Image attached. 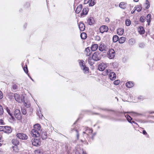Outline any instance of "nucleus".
Returning <instances> with one entry per match:
<instances>
[{
  "label": "nucleus",
  "mask_w": 154,
  "mask_h": 154,
  "mask_svg": "<svg viewBox=\"0 0 154 154\" xmlns=\"http://www.w3.org/2000/svg\"><path fill=\"white\" fill-rule=\"evenodd\" d=\"M101 59V55L98 51L95 52L92 55V57H89L88 60L86 61H88L89 64L92 66L94 64L93 61H97Z\"/></svg>",
  "instance_id": "nucleus-1"
},
{
  "label": "nucleus",
  "mask_w": 154,
  "mask_h": 154,
  "mask_svg": "<svg viewBox=\"0 0 154 154\" xmlns=\"http://www.w3.org/2000/svg\"><path fill=\"white\" fill-rule=\"evenodd\" d=\"M116 55V53L115 51L112 49H110L109 50L107 53V57L110 59L114 58Z\"/></svg>",
  "instance_id": "nucleus-2"
},
{
  "label": "nucleus",
  "mask_w": 154,
  "mask_h": 154,
  "mask_svg": "<svg viewBox=\"0 0 154 154\" xmlns=\"http://www.w3.org/2000/svg\"><path fill=\"white\" fill-rule=\"evenodd\" d=\"M32 144L35 146H39L41 144V142L40 139L34 138L32 140Z\"/></svg>",
  "instance_id": "nucleus-3"
},
{
  "label": "nucleus",
  "mask_w": 154,
  "mask_h": 154,
  "mask_svg": "<svg viewBox=\"0 0 154 154\" xmlns=\"http://www.w3.org/2000/svg\"><path fill=\"white\" fill-rule=\"evenodd\" d=\"M14 115L15 118L18 120H20L21 119L22 116L20 110L16 109L14 112Z\"/></svg>",
  "instance_id": "nucleus-4"
},
{
  "label": "nucleus",
  "mask_w": 154,
  "mask_h": 154,
  "mask_svg": "<svg viewBox=\"0 0 154 154\" xmlns=\"http://www.w3.org/2000/svg\"><path fill=\"white\" fill-rule=\"evenodd\" d=\"M16 136L20 139L23 140H26L28 138L27 136L23 133H18L17 134Z\"/></svg>",
  "instance_id": "nucleus-5"
},
{
  "label": "nucleus",
  "mask_w": 154,
  "mask_h": 154,
  "mask_svg": "<svg viewBox=\"0 0 154 154\" xmlns=\"http://www.w3.org/2000/svg\"><path fill=\"white\" fill-rule=\"evenodd\" d=\"M41 131H37L35 129H33L31 131L32 136L34 137H37L40 136Z\"/></svg>",
  "instance_id": "nucleus-6"
},
{
  "label": "nucleus",
  "mask_w": 154,
  "mask_h": 154,
  "mask_svg": "<svg viewBox=\"0 0 154 154\" xmlns=\"http://www.w3.org/2000/svg\"><path fill=\"white\" fill-rule=\"evenodd\" d=\"M100 32L101 33H103L104 32H107L109 29L108 27L106 26H102L100 28Z\"/></svg>",
  "instance_id": "nucleus-7"
},
{
  "label": "nucleus",
  "mask_w": 154,
  "mask_h": 154,
  "mask_svg": "<svg viewBox=\"0 0 154 154\" xmlns=\"http://www.w3.org/2000/svg\"><path fill=\"white\" fill-rule=\"evenodd\" d=\"M14 97L15 100L19 103L21 101H23V100L22 98L21 99L20 95L17 93H15L14 94Z\"/></svg>",
  "instance_id": "nucleus-8"
},
{
  "label": "nucleus",
  "mask_w": 154,
  "mask_h": 154,
  "mask_svg": "<svg viewBox=\"0 0 154 154\" xmlns=\"http://www.w3.org/2000/svg\"><path fill=\"white\" fill-rule=\"evenodd\" d=\"M106 64L104 63H101L100 64L98 67V69L99 70L103 71L106 67Z\"/></svg>",
  "instance_id": "nucleus-9"
},
{
  "label": "nucleus",
  "mask_w": 154,
  "mask_h": 154,
  "mask_svg": "<svg viewBox=\"0 0 154 154\" xmlns=\"http://www.w3.org/2000/svg\"><path fill=\"white\" fill-rule=\"evenodd\" d=\"M107 49L106 46L104 44H101L99 47V50L101 51H106Z\"/></svg>",
  "instance_id": "nucleus-10"
},
{
  "label": "nucleus",
  "mask_w": 154,
  "mask_h": 154,
  "mask_svg": "<svg viewBox=\"0 0 154 154\" xmlns=\"http://www.w3.org/2000/svg\"><path fill=\"white\" fill-rule=\"evenodd\" d=\"M109 77L110 80H115L116 77V74L113 72H111L109 74Z\"/></svg>",
  "instance_id": "nucleus-11"
},
{
  "label": "nucleus",
  "mask_w": 154,
  "mask_h": 154,
  "mask_svg": "<svg viewBox=\"0 0 154 154\" xmlns=\"http://www.w3.org/2000/svg\"><path fill=\"white\" fill-rule=\"evenodd\" d=\"M88 8L85 7H84L82 13L81 14V16L82 17L84 15H86L88 14Z\"/></svg>",
  "instance_id": "nucleus-12"
},
{
  "label": "nucleus",
  "mask_w": 154,
  "mask_h": 154,
  "mask_svg": "<svg viewBox=\"0 0 154 154\" xmlns=\"http://www.w3.org/2000/svg\"><path fill=\"white\" fill-rule=\"evenodd\" d=\"M12 130L11 127L5 126L4 132L5 133H9L11 132Z\"/></svg>",
  "instance_id": "nucleus-13"
},
{
  "label": "nucleus",
  "mask_w": 154,
  "mask_h": 154,
  "mask_svg": "<svg viewBox=\"0 0 154 154\" xmlns=\"http://www.w3.org/2000/svg\"><path fill=\"white\" fill-rule=\"evenodd\" d=\"M138 31L140 34L141 35L144 33L145 30L143 26H140L138 29Z\"/></svg>",
  "instance_id": "nucleus-14"
},
{
  "label": "nucleus",
  "mask_w": 154,
  "mask_h": 154,
  "mask_svg": "<svg viewBox=\"0 0 154 154\" xmlns=\"http://www.w3.org/2000/svg\"><path fill=\"white\" fill-rule=\"evenodd\" d=\"M79 29L81 31H83L85 30V26L83 23L80 22L79 24Z\"/></svg>",
  "instance_id": "nucleus-15"
},
{
  "label": "nucleus",
  "mask_w": 154,
  "mask_h": 154,
  "mask_svg": "<svg viewBox=\"0 0 154 154\" xmlns=\"http://www.w3.org/2000/svg\"><path fill=\"white\" fill-rule=\"evenodd\" d=\"M134 83L132 82L129 81L126 83V87L129 88H131L134 86Z\"/></svg>",
  "instance_id": "nucleus-16"
},
{
  "label": "nucleus",
  "mask_w": 154,
  "mask_h": 154,
  "mask_svg": "<svg viewBox=\"0 0 154 154\" xmlns=\"http://www.w3.org/2000/svg\"><path fill=\"white\" fill-rule=\"evenodd\" d=\"M85 53L87 56H89L90 55L91 52L89 47H88L85 49Z\"/></svg>",
  "instance_id": "nucleus-17"
},
{
  "label": "nucleus",
  "mask_w": 154,
  "mask_h": 154,
  "mask_svg": "<svg viewBox=\"0 0 154 154\" xmlns=\"http://www.w3.org/2000/svg\"><path fill=\"white\" fill-rule=\"evenodd\" d=\"M82 4H80L79 5L75 10V12L76 14H79L80 11L82 10Z\"/></svg>",
  "instance_id": "nucleus-18"
},
{
  "label": "nucleus",
  "mask_w": 154,
  "mask_h": 154,
  "mask_svg": "<svg viewBox=\"0 0 154 154\" xmlns=\"http://www.w3.org/2000/svg\"><path fill=\"white\" fill-rule=\"evenodd\" d=\"M5 109L8 114L11 117V118H10V119L14 120V118L13 116L12 113L11 112L10 110L8 109V107H6Z\"/></svg>",
  "instance_id": "nucleus-19"
},
{
  "label": "nucleus",
  "mask_w": 154,
  "mask_h": 154,
  "mask_svg": "<svg viewBox=\"0 0 154 154\" xmlns=\"http://www.w3.org/2000/svg\"><path fill=\"white\" fill-rule=\"evenodd\" d=\"M119 7L125 9L127 7V4L124 2H121L119 5Z\"/></svg>",
  "instance_id": "nucleus-20"
},
{
  "label": "nucleus",
  "mask_w": 154,
  "mask_h": 154,
  "mask_svg": "<svg viewBox=\"0 0 154 154\" xmlns=\"http://www.w3.org/2000/svg\"><path fill=\"white\" fill-rule=\"evenodd\" d=\"M98 47V45L97 44H94L92 45L91 49L92 51H95L97 50Z\"/></svg>",
  "instance_id": "nucleus-21"
},
{
  "label": "nucleus",
  "mask_w": 154,
  "mask_h": 154,
  "mask_svg": "<svg viewBox=\"0 0 154 154\" xmlns=\"http://www.w3.org/2000/svg\"><path fill=\"white\" fill-rule=\"evenodd\" d=\"M94 21L93 18L92 17H90L88 20L87 22L89 25H92L94 23Z\"/></svg>",
  "instance_id": "nucleus-22"
},
{
  "label": "nucleus",
  "mask_w": 154,
  "mask_h": 154,
  "mask_svg": "<svg viewBox=\"0 0 154 154\" xmlns=\"http://www.w3.org/2000/svg\"><path fill=\"white\" fill-rule=\"evenodd\" d=\"M41 127L39 124H37L34 125V129H35L36 130L41 131L40 130Z\"/></svg>",
  "instance_id": "nucleus-23"
},
{
  "label": "nucleus",
  "mask_w": 154,
  "mask_h": 154,
  "mask_svg": "<svg viewBox=\"0 0 154 154\" xmlns=\"http://www.w3.org/2000/svg\"><path fill=\"white\" fill-rule=\"evenodd\" d=\"M18 88L17 85L14 84L12 85V91L14 92L16 91V90Z\"/></svg>",
  "instance_id": "nucleus-24"
},
{
  "label": "nucleus",
  "mask_w": 154,
  "mask_h": 154,
  "mask_svg": "<svg viewBox=\"0 0 154 154\" xmlns=\"http://www.w3.org/2000/svg\"><path fill=\"white\" fill-rule=\"evenodd\" d=\"M12 143L13 144L15 145V146H17L19 145V141L17 139H14L12 140Z\"/></svg>",
  "instance_id": "nucleus-25"
},
{
  "label": "nucleus",
  "mask_w": 154,
  "mask_h": 154,
  "mask_svg": "<svg viewBox=\"0 0 154 154\" xmlns=\"http://www.w3.org/2000/svg\"><path fill=\"white\" fill-rule=\"evenodd\" d=\"M81 69L83 70L84 73H88L89 72V68L88 67H86V66L83 67Z\"/></svg>",
  "instance_id": "nucleus-26"
},
{
  "label": "nucleus",
  "mask_w": 154,
  "mask_h": 154,
  "mask_svg": "<svg viewBox=\"0 0 154 154\" xmlns=\"http://www.w3.org/2000/svg\"><path fill=\"white\" fill-rule=\"evenodd\" d=\"M85 131V132H83V133H86L87 134H90L92 133L93 132V130L89 128H87Z\"/></svg>",
  "instance_id": "nucleus-27"
},
{
  "label": "nucleus",
  "mask_w": 154,
  "mask_h": 154,
  "mask_svg": "<svg viewBox=\"0 0 154 154\" xmlns=\"http://www.w3.org/2000/svg\"><path fill=\"white\" fill-rule=\"evenodd\" d=\"M117 34L119 35H122L124 33V30L122 28H119L117 30Z\"/></svg>",
  "instance_id": "nucleus-28"
},
{
  "label": "nucleus",
  "mask_w": 154,
  "mask_h": 154,
  "mask_svg": "<svg viewBox=\"0 0 154 154\" xmlns=\"http://www.w3.org/2000/svg\"><path fill=\"white\" fill-rule=\"evenodd\" d=\"M40 135L43 140H45L47 138V134L46 132L42 133Z\"/></svg>",
  "instance_id": "nucleus-29"
},
{
  "label": "nucleus",
  "mask_w": 154,
  "mask_h": 154,
  "mask_svg": "<svg viewBox=\"0 0 154 154\" xmlns=\"http://www.w3.org/2000/svg\"><path fill=\"white\" fill-rule=\"evenodd\" d=\"M135 8L136 9V10L137 11L140 12L141 10L142 7L141 5H138L136 6L134 9Z\"/></svg>",
  "instance_id": "nucleus-30"
},
{
  "label": "nucleus",
  "mask_w": 154,
  "mask_h": 154,
  "mask_svg": "<svg viewBox=\"0 0 154 154\" xmlns=\"http://www.w3.org/2000/svg\"><path fill=\"white\" fill-rule=\"evenodd\" d=\"M129 42L130 45H133L135 43L136 41L134 39L131 38L129 40Z\"/></svg>",
  "instance_id": "nucleus-31"
},
{
  "label": "nucleus",
  "mask_w": 154,
  "mask_h": 154,
  "mask_svg": "<svg viewBox=\"0 0 154 154\" xmlns=\"http://www.w3.org/2000/svg\"><path fill=\"white\" fill-rule=\"evenodd\" d=\"M125 37H121L119 39V42L120 44H122L125 42Z\"/></svg>",
  "instance_id": "nucleus-32"
},
{
  "label": "nucleus",
  "mask_w": 154,
  "mask_h": 154,
  "mask_svg": "<svg viewBox=\"0 0 154 154\" xmlns=\"http://www.w3.org/2000/svg\"><path fill=\"white\" fill-rule=\"evenodd\" d=\"M138 46L139 48L141 49H143L145 48L146 45L144 43L141 42L138 44Z\"/></svg>",
  "instance_id": "nucleus-33"
},
{
  "label": "nucleus",
  "mask_w": 154,
  "mask_h": 154,
  "mask_svg": "<svg viewBox=\"0 0 154 154\" xmlns=\"http://www.w3.org/2000/svg\"><path fill=\"white\" fill-rule=\"evenodd\" d=\"M151 14H148L147 16V20L148 25H149V23L151 20Z\"/></svg>",
  "instance_id": "nucleus-34"
},
{
  "label": "nucleus",
  "mask_w": 154,
  "mask_h": 154,
  "mask_svg": "<svg viewBox=\"0 0 154 154\" xmlns=\"http://www.w3.org/2000/svg\"><path fill=\"white\" fill-rule=\"evenodd\" d=\"M80 36L82 39H85L87 38V35L85 33L82 32Z\"/></svg>",
  "instance_id": "nucleus-35"
},
{
  "label": "nucleus",
  "mask_w": 154,
  "mask_h": 154,
  "mask_svg": "<svg viewBox=\"0 0 154 154\" xmlns=\"http://www.w3.org/2000/svg\"><path fill=\"white\" fill-rule=\"evenodd\" d=\"M79 65L81 68L85 66V61L83 60H81L79 62Z\"/></svg>",
  "instance_id": "nucleus-36"
},
{
  "label": "nucleus",
  "mask_w": 154,
  "mask_h": 154,
  "mask_svg": "<svg viewBox=\"0 0 154 154\" xmlns=\"http://www.w3.org/2000/svg\"><path fill=\"white\" fill-rule=\"evenodd\" d=\"M119 40V38L118 36L117 35H114L112 38V40L113 42H116Z\"/></svg>",
  "instance_id": "nucleus-37"
},
{
  "label": "nucleus",
  "mask_w": 154,
  "mask_h": 154,
  "mask_svg": "<svg viewBox=\"0 0 154 154\" xmlns=\"http://www.w3.org/2000/svg\"><path fill=\"white\" fill-rule=\"evenodd\" d=\"M96 4L95 0H90L89 5L90 6H92Z\"/></svg>",
  "instance_id": "nucleus-38"
},
{
  "label": "nucleus",
  "mask_w": 154,
  "mask_h": 154,
  "mask_svg": "<svg viewBox=\"0 0 154 154\" xmlns=\"http://www.w3.org/2000/svg\"><path fill=\"white\" fill-rule=\"evenodd\" d=\"M22 67L25 72L27 75H28V70L27 65H26V67H25V66H23V65H22Z\"/></svg>",
  "instance_id": "nucleus-39"
},
{
  "label": "nucleus",
  "mask_w": 154,
  "mask_h": 154,
  "mask_svg": "<svg viewBox=\"0 0 154 154\" xmlns=\"http://www.w3.org/2000/svg\"><path fill=\"white\" fill-rule=\"evenodd\" d=\"M111 70L110 69H106L104 72H103V74L104 75H108L109 73L111 72Z\"/></svg>",
  "instance_id": "nucleus-40"
},
{
  "label": "nucleus",
  "mask_w": 154,
  "mask_h": 154,
  "mask_svg": "<svg viewBox=\"0 0 154 154\" xmlns=\"http://www.w3.org/2000/svg\"><path fill=\"white\" fill-rule=\"evenodd\" d=\"M126 25L127 26H129L131 24V21L129 19H127L125 21Z\"/></svg>",
  "instance_id": "nucleus-41"
},
{
  "label": "nucleus",
  "mask_w": 154,
  "mask_h": 154,
  "mask_svg": "<svg viewBox=\"0 0 154 154\" xmlns=\"http://www.w3.org/2000/svg\"><path fill=\"white\" fill-rule=\"evenodd\" d=\"M145 5L146 6V8L147 9H148L150 6V3L148 0L146 1Z\"/></svg>",
  "instance_id": "nucleus-42"
},
{
  "label": "nucleus",
  "mask_w": 154,
  "mask_h": 154,
  "mask_svg": "<svg viewBox=\"0 0 154 154\" xmlns=\"http://www.w3.org/2000/svg\"><path fill=\"white\" fill-rule=\"evenodd\" d=\"M35 154H41L42 151L40 149L36 150L34 151Z\"/></svg>",
  "instance_id": "nucleus-43"
},
{
  "label": "nucleus",
  "mask_w": 154,
  "mask_h": 154,
  "mask_svg": "<svg viewBox=\"0 0 154 154\" xmlns=\"http://www.w3.org/2000/svg\"><path fill=\"white\" fill-rule=\"evenodd\" d=\"M22 102L24 103V105L26 107H29L30 106V103L29 102H28L27 103H26L25 102L24 100H23Z\"/></svg>",
  "instance_id": "nucleus-44"
},
{
  "label": "nucleus",
  "mask_w": 154,
  "mask_h": 154,
  "mask_svg": "<svg viewBox=\"0 0 154 154\" xmlns=\"http://www.w3.org/2000/svg\"><path fill=\"white\" fill-rule=\"evenodd\" d=\"M4 112L3 108L2 106L0 104V115H2Z\"/></svg>",
  "instance_id": "nucleus-45"
},
{
  "label": "nucleus",
  "mask_w": 154,
  "mask_h": 154,
  "mask_svg": "<svg viewBox=\"0 0 154 154\" xmlns=\"http://www.w3.org/2000/svg\"><path fill=\"white\" fill-rule=\"evenodd\" d=\"M126 118L129 122L130 123H132L131 121L132 120V118H131L130 116L128 115H127Z\"/></svg>",
  "instance_id": "nucleus-46"
},
{
  "label": "nucleus",
  "mask_w": 154,
  "mask_h": 154,
  "mask_svg": "<svg viewBox=\"0 0 154 154\" xmlns=\"http://www.w3.org/2000/svg\"><path fill=\"white\" fill-rule=\"evenodd\" d=\"M13 150L15 152H17L18 151L17 147V146H13Z\"/></svg>",
  "instance_id": "nucleus-47"
},
{
  "label": "nucleus",
  "mask_w": 154,
  "mask_h": 154,
  "mask_svg": "<svg viewBox=\"0 0 154 154\" xmlns=\"http://www.w3.org/2000/svg\"><path fill=\"white\" fill-rule=\"evenodd\" d=\"M120 82V81L119 80H117L116 81H115L113 83L115 85H117L119 84Z\"/></svg>",
  "instance_id": "nucleus-48"
},
{
  "label": "nucleus",
  "mask_w": 154,
  "mask_h": 154,
  "mask_svg": "<svg viewBox=\"0 0 154 154\" xmlns=\"http://www.w3.org/2000/svg\"><path fill=\"white\" fill-rule=\"evenodd\" d=\"M21 112L23 115H26V109L24 108L21 109Z\"/></svg>",
  "instance_id": "nucleus-49"
},
{
  "label": "nucleus",
  "mask_w": 154,
  "mask_h": 154,
  "mask_svg": "<svg viewBox=\"0 0 154 154\" xmlns=\"http://www.w3.org/2000/svg\"><path fill=\"white\" fill-rule=\"evenodd\" d=\"M140 21L142 22H143L144 21L145 17L143 16H141L140 17Z\"/></svg>",
  "instance_id": "nucleus-50"
},
{
  "label": "nucleus",
  "mask_w": 154,
  "mask_h": 154,
  "mask_svg": "<svg viewBox=\"0 0 154 154\" xmlns=\"http://www.w3.org/2000/svg\"><path fill=\"white\" fill-rule=\"evenodd\" d=\"M95 40L97 41H99L100 40V38L99 36L97 35L95 37Z\"/></svg>",
  "instance_id": "nucleus-51"
},
{
  "label": "nucleus",
  "mask_w": 154,
  "mask_h": 154,
  "mask_svg": "<svg viewBox=\"0 0 154 154\" xmlns=\"http://www.w3.org/2000/svg\"><path fill=\"white\" fill-rule=\"evenodd\" d=\"M5 126H0V131H4Z\"/></svg>",
  "instance_id": "nucleus-52"
},
{
  "label": "nucleus",
  "mask_w": 154,
  "mask_h": 154,
  "mask_svg": "<svg viewBox=\"0 0 154 154\" xmlns=\"http://www.w3.org/2000/svg\"><path fill=\"white\" fill-rule=\"evenodd\" d=\"M3 97V94L2 92L0 91V99H2Z\"/></svg>",
  "instance_id": "nucleus-53"
},
{
  "label": "nucleus",
  "mask_w": 154,
  "mask_h": 154,
  "mask_svg": "<svg viewBox=\"0 0 154 154\" xmlns=\"http://www.w3.org/2000/svg\"><path fill=\"white\" fill-rule=\"evenodd\" d=\"M74 130H75V132H76V133H77V134H76L77 137V139H78L79 137V135L78 131L77 130H75L74 129Z\"/></svg>",
  "instance_id": "nucleus-54"
},
{
  "label": "nucleus",
  "mask_w": 154,
  "mask_h": 154,
  "mask_svg": "<svg viewBox=\"0 0 154 154\" xmlns=\"http://www.w3.org/2000/svg\"><path fill=\"white\" fill-rule=\"evenodd\" d=\"M105 20L106 22L107 23H108L109 22V18H108V17L106 18Z\"/></svg>",
  "instance_id": "nucleus-55"
},
{
  "label": "nucleus",
  "mask_w": 154,
  "mask_h": 154,
  "mask_svg": "<svg viewBox=\"0 0 154 154\" xmlns=\"http://www.w3.org/2000/svg\"><path fill=\"white\" fill-rule=\"evenodd\" d=\"M4 123L2 119H0V125H3Z\"/></svg>",
  "instance_id": "nucleus-56"
},
{
  "label": "nucleus",
  "mask_w": 154,
  "mask_h": 154,
  "mask_svg": "<svg viewBox=\"0 0 154 154\" xmlns=\"http://www.w3.org/2000/svg\"><path fill=\"white\" fill-rule=\"evenodd\" d=\"M144 98V97L143 96H140L139 97L138 99L140 100H143Z\"/></svg>",
  "instance_id": "nucleus-57"
},
{
  "label": "nucleus",
  "mask_w": 154,
  "mask_h": 154,
  "mask_svg": "<svg viewBox=\"0 0 154 154\" xmlns=\"http://www.w3.org/2000/svg\"><path fill=\"white\" fill-rule=\"evenodd\" d=\"M90 0H85V4H87L90 2Z\"/></svg>",
  "instance_id": "nucleus-58"
},
{
  "label": "nucleus",
  "mask_w": 154,
  "mask_h": 154,
  "mask_svg": "<svg viewBox=\"0 0 154 154\" xmlns=\"http://www.w3.org/2000/svg\"><path fill=\"white\" fill-rule=\"evenodd\" d=\"M143 134H144V135H146L147 134V132H146V131L144 130L143 131V132H142Z\"/></svg>",
  "instance_id": "nucleus-59"
},
{
  "label": "nucleus",
  "mask_w": 154,
  "mask_h": 154,
  "mask_svg": "<svg viewBox=\"0 0 154 154\" xmlns=\"http://www.w3.org/2000/svg\"><path fill=\"white\" fill-rule=\"evenodd\" d=\"M134 116H139L140 115V114L138 113H135V112H134Z\"/></svg>",
  "instance_id": "nucleus-60"
},
{
  "label": "nucleus",
  "mask_w": 154,
  "mask_h": 154,
  "mask_svg": "<svg viewBox=\"0 0 154 154\" xmlns=\"http://www.w3.org/2000/svg\"><path fill=\"white\" fill-rule=\"evenodd\" d=\"M136 11V9H135L134 10H133L131 12V13L132 14H133Z\"/></svg>",
  "instance_id": "nucleus-61"
},
{
  "label": "nucleus",
  "mask_w": 154,
  "mask_h": 154,
  "mask_svg": "<svg viewBox=\"0 0 154 154\" xmlns=\"http://www.w3.org/2000/svg\"><path fill=\"white\" fill-rule=\"evenodd\" d=\"M13 98V95H10L9 96V98L10 99H12V98Z\"/></svg>",
  "instance_id": "nucleus-62"
},
{
  "label": "nucleus",
  "mask_w": 154,
  "mask_h": 154,
  "mask_svg": "<svg viewBox=\"0 0 154 154\" xmlns=\"http://www.w3.org/2000/svg\"><path fill=\"white\" fill-rule=\"evenodd\" d=\"M28 75V76L30 77V79L32 81H34V80H33V79H32V78L29 76V74Z\"/></svg>",
  "instance_id": "nucleus-63"
},
{
  "label": "nucleus",
  "mask_w": 154,
  "mask_h": 154,
  "mask_svg": "<svg viewBox=\"0 0 154 154\" xmlns=\"http://www.w3.org/2000/svg\"><path fill=\"white\" fill-rule=\"evenodd\" d=\"M132 122V123H134V124H137L136 122H135L134 121H131Z\"/></svg>",
  "instance_id": "nucleus-64"
}]
</instances>
